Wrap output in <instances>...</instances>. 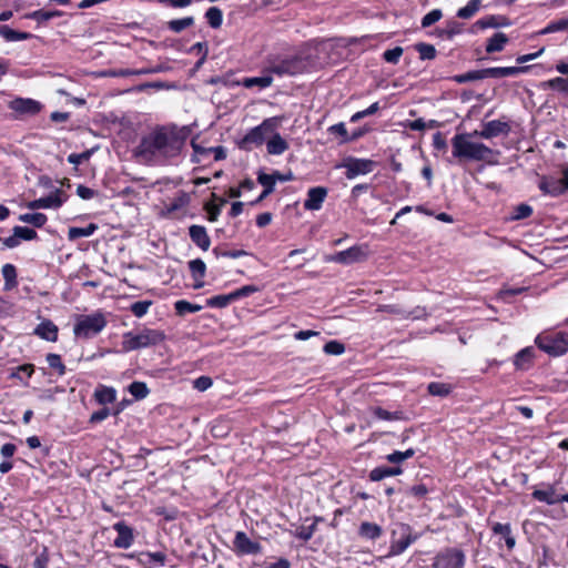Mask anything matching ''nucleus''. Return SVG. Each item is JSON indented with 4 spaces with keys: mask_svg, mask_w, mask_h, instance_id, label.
Here are the masks:
<instances>
[{
    "mask_svg": "<svg viewBox=\"0 0 568 568\" xmlns=\"http://www.w3.org/2000/svg\"><path fill=\"white\" fill-rule=\"evenodd\" d=\"M233 302H235V297L233 292H231L230 294L212 296L206 301V304L210 307L223 308Z\"/></svg>",
    "mask_w": 568,
    "mask_h": 568,
    "instance_id": "nucleus-35",
    "label": "nucleus"
},
{
    "mask_svg": "<svg viewBox=\"0 0 568 568\" xmlns=\"http://www.w3.org/2000/svg\"><path fill=\"white\" fill-rule=\"evenodd\" d=\"M273 82V78L271 75L263 77H254V78H244L241 81V84L244 88L251 89L253 87H258L261 89L268 88Z\"/></svg>",
    "mask_w": 568,
    "mask_h": 568,
    "instance_id": "nucleus-31",
    "label": "nucleus"
},
{
    "mask_svg": "<svg viewBox=\"0 0 568 568\" xmlns=\"http://www.w3.org/2000/svg\"><path fill=\"white\" fill-rule=\"evenodd\" d=\"M130 394L135 399H143L149 395V388L143 382H133L129 386Z\"/></svg>",
    "mask_w": 568,
    "mask_h": 568,
    "instance_id": "nucleus-47",
    "label": "nucleus"
},
{
    "mask_svg": "<svg viewBox=\"0 0 568 568\" xmlns=\"http://www.w3.org/2000/svg\"><path fill=\"white\" fill-rule=\"evenodd\" d=\"M476 24L481 28H498V27H508L510 24L509 20L503 16H487L479 19Z\"/></svg>",
    "mask_w": 568,
    "mask_h": 568,
    "instance_id": "nucleus-27",
    "label": "nucleus"
},
{
    "mask_svg": "<svg viewBox=\"0 0 568 568\" xmlns=\"http://www.w3.org/2000/svg\"><path fill=\"white\" fill-rule=\"evenodd\" d=\"M403 48L402 47H395L393 49L386 50L383 53V58L386 62L396 64L398 63L402 54H403Z\"/></svg>",
    "mask_w": 568,
    "mask_h": 568,
    "instance_id": "nucleus-55",
    "label": "nucleus"
},
{
    "mask_svg": "<svg viewBox=\"0 0 568 568\" xmlns=\"http://www.w3.org/2000/svg\"><path fill=\"white\" fill-rule=\"evenodd\" d=\"M561 179L545 175L540 178L539 190L550 196H559L568 191V163L560 165Z\"/></svg>",
    "mask_w": 568,
    "mask_h": 568,
    "instance_id": "nucleus-8",
    "label": "nucleus"
},
{
    "mask_svg": "<svg viewBox=\"0 0 568 568\" xmlns=\"http://www.w3.org/2000/svg\"><path fill=\"white\" fill-rule=\"evenodd\" d=\"M151 305L152 301H139L133 303L130 310L134 314V316L140 318L148 313Z\"/></svg>",
    "mask_w": 568,
    "mask_h": 568,
    "instance_id": "nucleus-53",
    "label": "nucleus"
},
{
    "mask_svg": "<svg viewBox=\"0 0 568 568\" xmlns=\"http://www.w3.org/2000/svg\"><path fill=\"white\" fill-rule=\"evenodd\" d=\"M13 232L16 233L17 236H19L20 241L21 240L31 241V240L37 239V232L29 227L14 226Z\"/></svg>",
    "mask_w": 568,
    "mask_h": 568,
    "instance_id": "nucleus-56",
    "label": "nucleus"
},
{
    "mask_svg": "<svg viewBox=\"0 0 568 568\" xmlns=\"http://www.w3.org/2000/svg\"><path fill=\"white\" fill-rule=\"evenodd\" d=\"M324 352L328 355H341L345 352V346L337 341H331L325 344Z\"/></svg>",
    "mask_w": 568,
    "mask_h": 568,
    "instance_id": "nucleus-58",
    "label": "nucleus"
},
{
    "mask_svg": "<svg viewBox=\"0 0 568 568\" xmlns=\"http://www.w3.org/2000/svg\"><path fill=\"white\" fill-rule=\"evenodd\" d=\"M49 564V555L47 548H43V550L36 557L33 561V568H48Z\"/></svg>",
    "mask_w": 568,
    "mask_h": 568,
    "instance_id": "nucleus-64",
    "label": "nucleus"
},
{
    "mask_svg": "<svg viewBox=\"0 0 568 568\" xmlns=\"http://www.w3.org/2000/svg\"><path fill=\"white\" fill-rule=\"evenodd\" d=\"M564 30H568V17L550 22L540 33L547 34Z\"/></svg>",
    "mask_w": 568,
    "mask_h": 568,
    "instance_id": "nucleus-50",
    "label": "nucleus"
},
{
    "mask_svg": "<svg viewBox=\"0 0 568 568\" xmlns=\"http://www.w3.org/2000/svg\"><path fill=\"white\" fill-rule=\"evenodd\" d=\"M306 63L303 59L293 57L270 62L268 71L277 75H295L305 70Z\"/></svg>",
    "mask_w": 568,
    "mask_h": 568,
    "instance_id": "nucleus-9",
    "label": "nucleus"
},
{
    "mask_svg": "<svg viewBox=\"0 0 568 568\" xmlns=\"http://www.w3.org/2000/svg\"><path fill=\"white\" fill-rule=\"evenodd\" d=\"M266 148L270 154L280 155L287 150L288 144L278 133H275L267 141Z\"/></svg>",
    "mask_w": 568,
    "mask_h": 568,
    "instance_id": "nucleus-28",
    "label": "nucleus"
},
{
    "mask_svg": "<svg viewBox=\"0 0 568 568\" xmlns=\"http://www.w3.org/2000/svg\"><path fill=\"white\" fill-rule=\"evenodd\" d=\"M47 363L50 368L57 371L59 376H63L65 374V365L62 363L60 355L49 353L47 355Z\"/></svg>",
    "mask_w": 568,
    "mask_h": 568,
    "instance_id": "nucleus-46",
    "label": "nucleus"
},
{
    "mask_svg": "<svg viewBox=\"0 0 568 568\" xmlns=\"http://www.w3.org/2000/svg\"><path fill=\"white\" fill-rule=\"evenodd\" d=\"M536 345L550 356H561L568 351V334L562 332L539 334Z\"/></svg>",
    "mask_w": 568,
    "mask_h": 568,
    "instance_id": "nucleus-6",
    "label": "nucleus"
},
{
    "mask_svg": "<svg viewBox=\"0 0 568 568\" xmlns=\"http://www.w3.org/2000/svg\"><path fill=\"white\" fill-rule=\"evenodd\" d=\"M509 131V125L499 120H493L483 125L477 135L484 139H491L500 134H506Z\"/></svg>",
    "mask_w": 568,
    "mask_h": 568,
    "instance_id": "nucleus-19",
    "label": "nucleus"
},
{
    "mask_svg": "<svg viewBox=\"0 0 568 568\" xmlns=\"http://www.w3.org/2000/svg\"><path fill=\"white\" fill-rule=\"evenodd\" d=\"M113 528L118 532V536L114 539V545L118 548L123 549H128L129 547H131L134 540L132 529L123 521L114 524Z\"/></svg>",
    "mask_w": 568,
    "mask_h": 568,
    "instance_id": "nucleus-18",
    "label": "nucleus"
},
{
    "mask_svg": "<svg viewBox=\"0 0 568 568\" xmlns=\"http://www.w3.org/2000/svg\"><path fill=\"white\" fill-rule=\"evenodd\" d=\"M234 551L239 555H256L261 552V545L253 541L244 531H237L233 540Z\"/></svg>",
    "mask_w": 568,
    "mask_h": 568,
    "instance_id": "nucleus-15",
    "label": "nucleus"
},
{
    "mask_svg": "<svg viewBox=\"0 0 568 568\" xmlns=\"http://www.w3.org/2000/svg\"><path fill=\"white\" fill-rule=\"evenodd\" d=\"M373 415L383 420H400L404 418V413L400 410L388 412L382 407L373 408Z\"/></svg>",
    "mask_w": 568,
    "mask_h": 568,
    "instance_id": "nucleus-39",
    "label": "nucleus"
},
{
    "mask_svg": "<svg viewBox=\"0 0 568 568\" xmlns=\"http://www.w3.org/2000/svg\"><path fill=\"white\" fill-rule=\"evenodd\" d=\"M465 554L457 548H446L439 551L433 561V568H464Z\"/></svg>",
    "mask_w": 568,
    "mask_h": 568,
    "instance_id": "nucleus-10",
    "label": "nucleus"
},
{
    "mask_svg": "<svg viewBox=\"0 0 568 568\" xmlns=\"http://www.w3.org/2000/svg\"><path fill=\"white\" fill-rule=\"evenodd\" d=\"M165 339V334L160 329L144 328L138 334L128 332L123 334L122 348L131 352L158 345Z\"/></svg>",
    "mask_w": 568,
    "mask_h": 568,
    "instance_id": "nucleus-3",
    "label": "nucleus"
},
{
    "mask_svg": "<svg viewBox=\"0 0 568 568\" xmlns=\"http://www.w3.org/2000/svg\"><path fill=\"white\" fill-rule=\"evenodd\" d=\"M307 210L320 209V186L313 187L308 192V199L304 203Z\"/></svg>",
    "mask_w": 568,
    "mask_h": 568,
    "instance_id": "nucleus-52",
    "label": "nucleus"
},
{
    "mask_svg": "<svg viewBox=\"0 0 568 568\" xmlns=\"http://www.w3.org/2000/svg\"><path fill=\"white\" fill-rule=\"evenodd\" d=\"M427 388L430 395L442 397L447 396L452 390L448 384L438 382L430 383Z\"/></svg>",
    "mask_w": 568,
    "mask_h": 568,
    "instance_id": "nucleus-49",
    "label": "nucleus"
},
{
    "mask_svg": "<svg viewBox=\"0 0 568 568\" xmlns=\"http://www.w3.org/2000/svg\"><path fill=\"white\" fill-rule=\"evenodd\" d=\"M493 531L494 534L500 535L505 538L508 548H513L515 546V539L511 536V528L509 524L496 523L493 525Z\"/></svg>",
    "mask_w": 568,
    "mask_h": 568,
    "instance_id": "nucleus-33",
    "label": "nucleus"
},
{
    "mask_svg": "<svg viewBox=\"0 0 568 568\" xmlns=\"http://www.w3.org/2000/svg\"><path fill=\"white\" fill-rule=\"evenodd\" d=\"M507 42H508V37L503 32H497L491 38H489L487 40L486 52L487 53L500 52L504 50Z\"/></svg>",
    "mask_w": 568,
    "mask_h": 568,
    "instance_id": "nucleus-26",
    "label": "nucleus"
},
{
    "mask_svg": "<svg viewBox=\"0 0 568 568\" xmlns=\"http://www.w3.org/2000/svg\"><path fill=\"white\" fill-rule=\"evenodd\" d=\"M2 275L4 278V290L11 291L18 285L17 268L13 264H4L2 266Z\"/></svg>",
    "mask_w": 568,
    "mask_h": 568,
    "instance_id": "nucleus-29",
    "label": "nucleus"
},
{
    "mask_svg": "<svg viewBox=\"0 0 568 568\" xmlns=\"http://www.w3.org/2000/svg\"><path fill=\"white\" fill-rule=\"evenodd\" d=\"M212 378L209 376H200L193 382V387L199 392H204L212 386Z\"/></svg>",
    "mask_w": 568,
    "mask_h": 568,
    "instance_id": "nucleus-61",
    "label": "nucleus"
},
{
    "mask_svg": "<svg viewBox=\"0 0 568 568\" xmlns=\"http://www.w3.org/2000/svg\"><path fill=\"white\" fill-rule=\"evenodd\" d=\"M213 254L216 257L222 256V257H229V258H239V257L246 255L247 253L244 250L221 251L220 248L215 247L213 250Z\"/></svg>",
    "mask_w": 568,
    "mask_h": 568,
    "instance_id": "nucleus-60",
    "label": "nucleus"
},
{
    "mask_svg": "<svg viewBox=\"0 0 568 568\" xmlns=\"http://www.w3.org/2000/svg\"><path fill=\"white\" fill-rule=\"evenodd\" d=\"M443 13L439 9H434L425 14L422 19V27L428 28L440 20Z\"/></svg>",
    "mask_w": 568,
    "mask_h": 568,
    "instance_id": "nucleus-54",
    "label": "nucleus"
},
{
    "mask_svg": "<svg viewBox=\"0 0 568 568\" xmlns=\"http://www.w3.org/2000/svg\"><path fill=\"white\" fill-rule=\"evenodd\" d=\"M403 469L399 466L395 467H376L369 473V478L373 481H379L386 477L400 475Z\"/></svg>",
    "mask_w": 568,
    "mask_h": 568,
    "instance_id": "nucleus-25",
    "label": "nucleus"
},
{
    "mask_svg": "<svg viewBox=\"0 0 568 568\" xmlns=\"http://www.w3.org/2000/svg\"><path fill=\"white\" fill-rule=\"evenodd\" d=\"M530 69L528 65L524 67H493L483 69L484 79L486 78H506V77H516L520 73L527 72Z\"/></svg>",
    "mask_w": 568,
    "mask_h": 568,
    "instance_id": "nucleus-16",
    "label": "nucleus"
},
{
    "mask_svg": "<svg viewBox=\"0 0 568 568\" xmlns=\"http://www.w3.org/2000/svg\"><path fill=\"white\" fill-rule=\"evenodd\" d=\"M462 32V24L457 21H449L446 24V28L442 31V34L447 39H452L456 34Z\"/></svg>",
    "mask_w": 568,
    "mask_h": 568,
    "instance_id": "nucleus-57",
    "label": "nucleus"
},
{
    "mask_svg": "<svg viewBox=\"0 0 568 568\" xmlns=\"http://www.w3.org/2000/svg\"><path fill=\"white\" fill-rule=\"evenodd\" d=\"M345 168V175L347 179H354L357 175H364L371 173L374 170L375 163L367 159H355L349 158L342 164Z\"/></svg>",
    "mask_w": 568,
    "mask_h": 568,
    "instance_id": "nucleus-12",
    "label": "nucleus"
},
{
    "mask_svg": "<svg viewBox=\"0 0 568 568\" xmlns=\"http://www.w3.org/2000/svg\"><path fill=\"white\" fill-rule=\"evenodd\" d=\"M415 49L422 60H433L436 57V49L433 44L422 42L417 43Z\"/></svg>",
    "mask_w": 568,
    "mask_h": 568,
    "instance_id": "nucleus-48",
    "label": "nucleus"
},
{
    "mask_svg": "<svg viewBox=\"0 0 568 568\" xmlns=\"http://www.w3.org/2000/svg\"><path fill=\"white\" fill-rule=\"evenodd\" d=\"M327 132L338 139V143H345L349 141V134L346 130V126L343 122L331 125L327 129Z\"/></svg>",
    "mask_w": 568,
    "mask_h": 568,
    "instance_id": "nucleus-43",
    "label": "nucleus"
},
{
    "mask_svg": "<svg viewBox=\"0 0 568 568\" xmlns=\"http://www.w3.org/2000/svg\"><path fill=\"white\" fill-rule=\"evenodd\" d=\"M478 131L470 133H457L452 139L453 156L459 161L491 162L498 152L483 142L475 141Z\"/></svg>",
    "mask_w": 568,
    "mask_h": 568,
    "instance_id": "nucleus-2",
    "label": "nucleus"
},
{
    "mask_svg": "<svg viewBox=\"0 0 568 568\" xmlns=\"http://www.w3.org/2000/svg\"><path fill=\"white\" fill-rule=\"evenodd\" d=\"M535 348L528 346L519 351L514 357V365L517 369L527 371L534 365Z\"/></svg>",
    "mask_w": 568,
    "mask_h": 568,
    "instance_id": "nucleus-22",
    "label": "nucleus"
},
{
    "mask_svg": "<svg viewBox=\"0 0 568 568\" xmlns=\"http://www.w3.org/2000/svg\"><path fill=\"white\" fill-rule=\"evenodd\" d=\"M19 220L21 222L31 224L36 227H42L47 223L48 217L43 213H26V214H21L19 216Z\"/></svg>",
    "mask_w": 568,
    "mask_h": 568,
    "instance_id": "nucleus-36",
    "label": "nucleus"
},
{
    "mask_svg": "<svg viewBox=\"0 0 568 568\" xmlns=\"http://www.w3.org/2000/svg\"><path fill=\"white\" fill-rule=\"evenodd\" d=\"M207 23L216 29L220 28L223 21V13L217 7H211L205 13Z\"/></svg>",
    "mask_w": 568,
    "mask_h": 568,
    "instance_id": "nucleus-42",
    "label": "nucleus"
},
{
    "mask_svg": "<svg viewBox=\"0 0 568 568\" xmlns=\"http://www.w3.org/2000/svg\"><path fill=\"white\" fill-rule=\"evenodd\" d=\"M67 200V195L62 190L57 189L54 192L49 194L48 196L40 197L33 200L27 204V207L30 210L38 209H58Z\"/></svg>",
    "mask_w": 568,
    "mask_h": 568,
    "instance_id": "nucleus-13",
    "label": "nucleus"
},
{
    "mask_svg": "<svg viewBox=\"0 0 568 568\" xmlns=\"http://www.w3.org/2000/svg\"><path fill=\"white\" fill-rule=\"evenodd\" d=\"M257 291V287L254 286V285H245L241 288H237L235 291H233V295L235 297V301L242 298V297H246L253 293H255Z\"/></svg>",
    "mask_w": 568,
    "mask_h": 568,
    "instance_id": "nucleus-63",
    "label": "nucleus"
},
{
    "mask_svg": "<svg viewBox=\"0 0 568 568\" xmlns=\"http://www.w3.org/2000/svg\"><path fill=\"white\" fill-rule=\"evenodd\" d=\"M189 235L192 242L197 245L201 250L207 251L211 245V239L206 232V229L202 225H191L189 227Z\"/></svg>",
    "mask_w": 568,
    "mask_h": 568,
    "instance_id": "nucleus-20",
    "label": "nucleus"
},
{
    "mask_svg": "<svg viewBox=\"0 0 568 568\" xmlns=\"http://www.w3.org/2000/svg\"><path fill=\"white\" fill-rule=\"evenodd\" d=\"M315 527H316V519L313 523H311L308 526L302 525L300 528H297L296 534L300 538L307 540L313 535Z\"/></svg>",
    "mask_w": 568,
    "mask_h": 568,
    "instance_id": "nucleus-62",
    "label": "nucleus"
},
{
    "mask_svg": "<svg viewBox=\"0 0 568 568\" xmlns=\"http://www.w3.org/2000/svg\"><path fill=\"white\" fill-rule=\"evenodd\" d=\"M106 326V320L102 313L80 315L73 327L77 338L90 339L97 336Z\"/></svg>",
    "mask_w": 568,
    "mask_h": 568,
    "instance_id": "nucleus-4",
    "label": "nucleus"
},
{
    "mask_svg": "<svg viewBox=\"0 0 568 568\" xmlns=\"http://www.w3.org/2000/svg\"><path fill=\"white\" fill-rule=\"evenodd\" d=\"M0 36L8 42L29 40L33 37L29 32L16 31L6 24L0 26Z\"/></svg>",
    "mask_w": 568,
    "mask_h": 568,
    "instance_id": "nucleus-24",
    "label": "nucleus"
},
{
    "mask_svg": "<svg viewBox=\"0 0 568 568\" xmlns=\"http://www.w3.org/2000/svg\"><path fill=\"white\" fill-rule=\"evenodd\" d=\"M540 88L544 90L551 89L559 92L568 93V77L567 78H554L547 80L540 84Z\"/></svg>",
    "mask_w": 568,
    "mask_h": 568,
    "instance_id": "nucleus-32",
    "label": "nucleus"
},
{
    "mask_svg": "<svg viewBox=\"0 0 568 568\" xmlns=\"http://www.w3.org/2000/svg\"><path fill=\"white\" fill-rule=\"evenodd\" d=\"M98 230V225L94 223H90L85 227H70L68 231V239L70 241L78 240L80 237H89Z\"/></svg>",
    "mask_w": 568,
    "mask_h": 568,
    "instance_id": "nucleus-30",
    "label": "nucleus"
},
{
    "mask_svg": "<svg viewBox=\"0 0 568 568\" xmlns=\"http://www.w3.org/2000/svg\"><path fill=\"white\" fill-rule=\"evenodd\" d=\"M34 335L39 336L42 339L48 342H57L58 341V326L50 320H43L36 328Z\"/></svg>",
    "mask_w": 568,
    "mask_h": 568,
    "instance_id": "nucleus-21",
    "label": "nucleus"
},
{
    "mask_svg": "<svg viewBox=\"0 0 568 568\" xmlns=\"http://www.w3.org/2000/svg\"><path fill=\"white\" fill-rule=\"evenodd\" d=\"M358 532H359V536L365 539L376 540L377 538H379L382 536L383 529L377 524L364 521L361 524Z\"/></svg>",
    "mask_w": 568,
    "mask_h": 568,
    "instance_id": "nucleus-23",
    "label": "nucleus"
},
{
    "mask_svg": "<svg viewBox=\"0 0 568 568\" xmlns=\"http://www.w3.org/2000/svg\"><path fill=\"white\" fill-rule=\"evenodd\" d=\"M366 255L367 252L365 247L355 245L334 255H328L325 257V260L343 264H351L364 260Z\"/></svg>",
    "mask_w": 568,
    "mask_h": 568,
    "instance_id": "nucleus-14",
    "label": "nucleus"
},
{
    "mask_svg": "<svg viewBox=\"0 0 568 568\" xmlns=\"http://www.w3.org/2000/svg\"><path fill=\"white\" fill-rule=\"evenodd\" d=\"M186 126H162L144 136L139 145L140 154L158 162H165L180 155L189 138Z\"/></svg>",
    "mask_w": 568,
    "mask_h": 568,
    "instance_id": "nucleus-1",
    "label": "nucleus"
},
{
    "mask_svg": "<svg viewBox=\"0 0 568 568\" xmlns=\"http://www.w3.org/2000/svg\"><path fill=\"white\" fill-rule=\"evenodd\" d=\"M532 214V207L528 204L521 203L513 209L509 217L510 221H519L529 217Z\"/></svg>",
    "mask_w": 568,
    "mask_h": 568,
    "instance_id": "nucleus-45",
    "label": "nucleus"
},
{
    "mask_svg": "<svg viewBox=\"0 0 568 568\" xmlns=\"http://www.w3.org/2000/svg\"><path fill=\"white\" fill-rule=\"evenodd\" d=\"M531 497L546 505H555L565 501L564 494H559L556 485L550 483H540L534 486Z\"/></svg>",
    "mask_w": 568,
    "mask_h": 568,
    "instance_id": "nucleus-11",
    "label": "nucleus"
},
{
    "mask_svg": "<svg viewBox=\"0 0 568 568\" xmlns=\"http://www.w3.org/2000/svg\"><path fill=\"white\" fill-rule=\"evenodd\" d=\"M9 108L19 114L34 115L40 112L41 104L32 99L17 98L10 101Z\"/></svg>",
    "mask_w": 568,
    "mask_h": 568,
    "instance_id": "nucleus-17",
    "label": "nucleus"
},
{
    "mask_svg": "<svg viewBox=\"0 0 568 568\" xmlns=\"http://www.w3.org/2000/svg\"><path fill=\"white\" fill-rule=\"evenodd\" d=\"M189 268L194 280H203L206 272V265L201 258L189 262Z\"/></svg>",
    "mask_w": 568,
    "mask_h": 568,
    "instance_id": "nucleus-40",
    "label": "nucleus"
},
{
    "mask_svg": "<svg viewBox=\"0 0 568 568\" xmlns=\"http://www.w3.org/2000/svg\"><path fill=\"white\" fill-rule=\"evenodd\" d=\"M176 314L185 315L187 313H196L202 310L201 305L192 304L185 300L176 301L174 304Z\"/></svg>",
    "mask_w": 568,
    "mask_h": 568,
    "instance_id": "nucleus-41",
    "label": "nucleus"
},
{
    "mask_svg": "<svg viewBox=\"0 0 568 568\" xmlns=\"http://www.w3.org/2000/svg\"><path fill=\"white\" fill-rule=\"evenodd\" d=\"M483 79H484L483 70H474V71L466 72L464 74H457V75L452 77V81H454L456 83H466V82L477 81V80H483Z\"/></svg>",
    "mask_w": 568,
    "mask_h": 568,
    "instance_id": "nucleus-44",
    "label": "nucleus"
},
{
    "mask_svg": "<svg viewBox=\"0 0 568 568\" xmlns=\"http://www.w3.org/2000/svg\"><path fill=\"white\" fill-rule=\"evenodd\" d=\"M92 153H93L92 150H87L82 153H71L68 156V161H69V163L73 164V165H79L82 162L88 161L91 158Z\"/></svg>",
    "mask_w": 568,
    "mask_h": 568,
    "instance_id": "nucleus-59",
    "label": "nucleus"
},
{
    "mask_svg": "<svg viewBox=\"0 0 568 568\" xmlns=\"http://www.w3.org/2000/svg\"><path fill=\"white\" fill-rule=\"evenodd\" d=\"M94 396L100 404L104 405L113 403L116 398V393L112 387L102 386L95 390Z\"/></svg>",
    "mask_w": 568,
    "mask_h": 568,
    "instance_id": "nucleus-34",
    "label": "nucleus"
},
{
    "mask_svg": "<svg viewBox=\"0 0 568 568\" xmlns=\"http://www.w3.org/2000/svg\"><path fill=\"white\" fill-rule=\"evenodd\" d=\"M278 125L276 118H268L260 125L251 129L244 138L240 141L239 146L244 150H250L252 146L262 145L266 136L273 134Z\"/></svg>",
    "mask_w": 568,
    "mask_h": 568,
    "instance_id": "nucleus-7",
    "label": "nucleus"
},
{
    "mask_svg": "<svg viewBox=\"0 0 568 568\" xmlns=\"http://www.w3.org/2000/svg\"><path fill=\"white\" fill-rule=\"evenodd\" d=\"M193 23H194V20L192 17H185L182 19L171 20L169 22V28H170V30H172L174 32H181L184 29L191 27Z\"/></svg>",
    "mask_w": 568,
    "mask_h": 568,
    "instance_id": "nucleus-51",
    "label": "nucleus"
},
{
    "mask_svg": "<svg viewBox=\"0 0 568 568\" xmlns=\"http://www.w3.org/2000/svg\"><path fill=\"white\" fill-rule=\"evenodd\" d=\"M416 539L417 536L413 534L409 525L403 523L394 525L390 532V546L387 557L403 554Z\"/></svg>",
    "mask_w": 568,
    "mask_h": 568,
    "instance_id": "nucleus-5",
    "label": "nucleus"
},
{
    "mask_svg": "<svg viewBox=\"0 0 568 568\" xmlns=\"http://www.w3.org/2000/svg\"><path fill=\"white\" fill-rule=\"evenodd\" d=\"M480 4H481V0H470V1H468V3L465 7L458 9L457 17L460 18V19H469V18H471L479 10Z\"/></svg>",
    "mask_w": 568,
    "mask_h": 568,
    "instance_id": "nucleus-38",
    "label": "nucleus"
},
{
    "mask_svg": "<svg viewBox=\"0 0 568 568\" xmlns=\"http://www.w3.org/2000/svg\"><path fill=\"white\" fill-rule=\"evenodd\" d=\"M60 16H62V12L58 11V10H55V11L37 10L31 13H28L26 16V18L36 20L39 23H43V22L51 20L52 18L60 17Z\"/></svg>",
    "mask_w": 568,
    "mask_h": 568,
    "instance_id": "nucleus-37",
    "label": "nucleus"
}]
</instances>
